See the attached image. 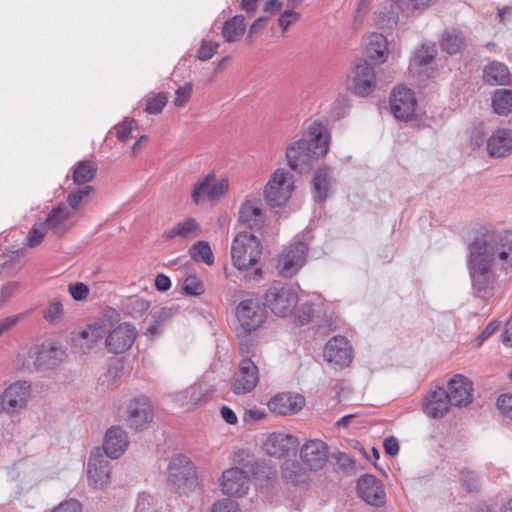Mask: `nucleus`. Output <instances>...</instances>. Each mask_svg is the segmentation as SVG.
Instances as JSON below:
<instances>
[{
    "label": "nucleus",
    "mask_w": 512,
    "mask_h": 512,
    "mask_svg": "<svg viewBox=\"0 0 512 512\" xmlns=\"http://www.w3.org/2000/svg\"><path fill=\"white\" fill-rule=\"evenodd\" d=\"M229 190V177L226 175L219 176L215 171H210L194 183L191 190V199L197 206L205 201L218 203L229 194Z\"/></svg>",
    "instance_id": "obj_3"
},
{
    "label": "nucleus",
    "mask_w": 512,
    "mask_h": 512,
    "mask_svg": "<svg viewBox=\"0 0 512 512\" xmlns=\"http://www.w3.org/2000/svg\"><path fill=\"white\" fill-rule=\"evenodd\" d=\"M472 382L461 374L454 375L447 383L446 395L453 406L463 407L472 402Z\"/></svg>",
    "instance_id": "obj_16"
},
{
    "label": "nucleus",
    "mask_w": 512,
    "mask_h": 512,
    "mask_svg": "<svg viewBox=\"0 0 512 512\" xmlns=\"http://www.w3.org/2000/svg\"><path fill=\"white\" fill-rule=\"evenodd\" d=\"M324 358L327 362L340 368L348 366L353 359L350 342L344 336H335L328 341L324 348Z\"/></svg>",
    "instance_id": "obj_13"
},
{
    "label": "nucleus",
    "mask_w": 512,
    "mask_h": 512,
    "mask_svg": "<svg viewBox=\"0 0 512 512\" xmlns=\"http://www.w3.org/2000/svg\"><path fill=\"white\" fill-rule=\"evenodd\" d=\"M30 395V385L25 381H17L6 388L2 403L6 410L15 412L26 406Z\"/></svg>",
    "instance_id": "obj_22"
},
{
    "label": "nucleus",
    "mask_w": 512,
    "mask_h": 512,
    "mask_svg": "<svg viewBox=\"0 0 512 512\" xmlns=\"http://www.w3.org/2000/svg\"><path fill=\"white\" fill-rule=\"evenodd\" d=\"M437 54L435 45H421L414 52L413 62L419 67H424L433 62Z\"/></svg>",
    "instance_id": "obj_44"
},
{
    "label": "nucleus",
    "mask_w": 512,
    "mask_h": 512,
    "mask_svg": "<svg viewBox=\"0 0 512 512\" xmlns=\"http://www.w3.org/2000/svg\"><path fill=\"white\" fill-rule=\"evenodd\" d=\"M502 341L506 346L512 347V316L505 324V328L502 333Z\"/></svg>",
    "instance_id": "obj_64"
},
{
    "label": "nucleus",
    "mask_w": 512,
    "mask_h": 512,
    "mask_svg": "<svg viewBox=\"0 0 512 512\" xmlns=\"http://www.w3.org/2000/svg\"><path fill=\"white\" fill-rule=\"evenodd\" d=\"M298 446L299 441L293 435L273 432L264 440L262 448L268 455L281 458L287 456L290 452H295Z\"/></svg>",
    "instance_id": "obj_15"
},
{
    "label": "nucleus",
    "mask_w": 512,
    "mask_h": 512,
    "mask_svg": "<svg viewBox=\"0 0 512 512\" xmlns=\"http://www.w3.org/2000/svg\"><path fill=\"white\" fill-rule=\"evenodd\" d=\"M168 102V94L159 92L150 94L145 99V112L148 114H159L162 112Z\"/></svg>",
    "instance_id": "obj_43"
},
{
    "label": "nucleus",
    "mask_w": 512,
    "mask_h": 512,
    "mask_svg": "<svg viewBox=\"0 0 512 512\" xmlns=\"http://www.w3.org/2000/svg\"><path fill=\"white\" fill-rule=\"evenodd\" d=\"M137 338L136 328L128 323H120L111 329L105 339L108 352L121 354L130 349Z\"/></svg>",
    "instance_id": "obj_11"
},
{
    "label": "nucleus",
    "mask_w": 512,
    "mask_h": 512,
    "mask_svg": "<svg viewBox=\"0 0 512 512\" xmlns=\"http://www.w3.org/2000/svg\"><path fill=\"white\" fill-rule=\"evenodd\" d=\"M325 127L319 123L311 124L301 139L291 143L286 150L289 167L299 173L311 169L312 161L324 157L329 148Z\"/></svg>",
    "instance_id": "obj_2"
},
{
    "label": "nucleus",
    "mask_w": 512,
    "mask_h": 512,
    "mask_svg": "<svg viewBox=\"0 0 512 512\" xmlns=\"http://www.w3.org/2000/svg\"><path fill=\"white\" fill-rule=\"evenodd\" d=\"M190 256L195 261H201L207 265L214 263V255L208 242L198 241L190 248Z\"/></svg>",
    "instance_id": "obj_42"
},
{
    "label": "nucleus",
    "mask_w": 512,
    "mask_h": 512,
    "mask_svg": "<svg viewBox=\"0 0 512 512\" xmlns=\"http://www.w3.org/2000/svg\"><path fill=\"white\" fill-rule=\"evenodd\" d=\"M173 316V310L172 308L163 307L157 311V313L154 315L155 318V324L152 325L150 328H148V331L151 334L156 333L158 325L161 322H164L165 320L171 318Z\"/></svg>",
    "instance_id": "obj_59"
},
{
    "label": "nucleus",
    "mask_w": 512,
    "mask_h": 512,
    "mask_svg": "<svg viewBox=\"0 0 512 512\" xmlns=\"http://www.w3.org/2000/svg\"><path fill=\"white\" fill-rule=\"evenodd\" d=\"M492 107L498 115L509 114L512 111V90L497 89L492 97Z\"/></svg>",
    "instance_id": "obj_40"
},
{
    "label": "nucleus",
    "mask_w": 512,
    "mask_h": 512,
    "mask_svg": "<svg viewBox=\"0 0 512 512\" xmlns=\"http://www.w3.org/2000/svg\"><path fill=\"white\" fill-rule=\"evenodd\" d=\"M258 230H261V235L265 237L267 234L269 237H274L278 234V219L275 218V213L273 214V219L265 224L266 217H263L261 210L258 208Z\"/></svg>",
    "instance_id": "obj_46"
},
{
    "label": "nucleus",
    "mask_w": 512,
    "mask_h": 512,
    "mask_svg": "<svg viewBox=\"0 0 512 512\" xmlns=\"http://www.w3.org/2000/svg\"><path fill=\"white\" fill-rule=\"evenodd\" d=\"M104 332L101 324L88 325L72 338L73 347L81 353H87L103 338Z\"/></svg>",
    "instance_id": "obj_27"
},
{
    "label": "nucleus",
    "mask_w": 512,
    "mask_h": 512,
    "mask_svg": "<svg viewBox=\"0 0 512 512\" xmlns=\"http://www.w3.org/2000/svg\"><path fill=\"white\" fill-rule=\"evenodd\" d=\"M94 192L92 186H84L80 189H76L68 194L67 203L69 205V210L75 212V216H77V211L88 202L89 197Z\"/></svg>",
    "instance_id": "obj_41"
},
{
    "label": "nucleus",
    "mask_w": 512,
    "mask_h": 512,
    "mask_svg": "<svg viewBox=\"0 0 512 512\" xmlns=\"http://www.w3.org/2000/svg\"><path fill=\"white\" fill-rule=\"evenodd\" d=\"M359 496L372 506H382L385 503V492L382 483L370 474L363 475L357 482Z\"/></svg>",
    "instance_id": "obj_20"
},
{
    "label": "nucleus",
    "mask_w": 512,
    "mask_h": 512,
    "mask_svg": "<svg viewBox=\"0 0 512 512\" xmlns=\"http://www.w3.org/2000/svg\"><path fill=\"white\" fill-rule=\"evenodd\" d=\"M300 20V14L293 9L285 10L278 18V24L284 34L293 24Z\"/></svg>",
    "instance_id": "obj_54"
},
{
    "label": "nucleus",
    "mask_w": 512,
    "mask_h": 512,
    "mask_svg": "<svg viewBox=\"0 0 512 512\" xmlns=\"http://www.w3.org/2000/svg\"><path fill=\"white\" fill-rule=\"evenodd\" d=\"M364 49L368 58L384 62V56L388 51V43L382 34L372 33L364 38Z\"/></svg>",
    "instance_id": "obj_32"
},
{
    "label": "nucleus",
    "mask_w": 512,
    "mask_h": 512,
    "mask_svg": "<svg viewBox=\"0 0 512 512\" xmlns=\"http://www.w3.org/2000/svg\"><path fill=\"white\" fill-rule=\"evenodd\" d=\"M385 452L390 456H396L399 452V443L394 436H389L383 443Z\"/></svg>",
    "instance_id": "obj_61"
},
{
    "label": "nucleus",
    "mask_w": 512,
    "mask_h": 512,
    "mask_svg": "<svg viewBox=\"0 0 512 512\" xmlns=\"http://www.w3.org/2000/svg\"><path fill=\"white\" fill-rule=\"evenodd\" d=\"M128 423L135 430H143L153 420V408L146 397L133 399L128 406Z\"/></svg>",
    "instance_id": "obj_18"
},
{
    "label": "nucleus",
    "mask_w": 512,
    "mask_h": 512,
    "mask_svg": "<svg viewBox=\"0 0 512 512\" xmlns=\"http://www.w3.org/2000/svg\"><path fill=\"white\" fill-rule=\"evenodd\" d=\"M76 222L77 217L75 216V212L69 210L66 205L60 204L50 211L44 221V226L46 229H49L52 234L63 236Z\"/></svg>",
    "instance_id": "obj_14"
},
{
    "label": "nucleus",
    "mask_w": 512,
    "mask_h": 512,
    "mask_svg": "<svg viewBox=\"0 0 512 512\" xmlns=\"http://www.w3.org/2000/svg\"><path fill=\"white\" fill-rule=\"evenodd\" d=\"M210 512H242V510L236 501L223 498L213 503Z\"/></svg>",
    "instance_id": "obj_53"
},
{
    "label": "nucleus",
    "mask_w": 512,
    "mask_h": 512,
    "mask_svg": "<svg viewBox=\"0 0 512 512\" xmlns=\"http://www.w3.org/2000/svg\"><path fill=\"white\" fill-rule=\"evenodd\" d=\"M496 405L503 417L512 420V394L500 395Z\"/></svg>",
    "instance_id": "obj_56"
},
{
    "label": "nucleus",
    "mask_w": 512,
    "mask_h": 512,
    "mask_svg": "<svg viewBox=\"0 0 512 512\" xmlns=\"http://www.w3.org/2000/svg\"><path fill=\"white\" fill-rule=\"evenodd\" d=\"M487 150L492 157H507L512 153V130L498 129L487 141Z\"/></svg>",
    "instance_id": "obj_28"
},
{
    "label": "nucleus",
    "mask_w": 512,
    "mask_h": 512,
    "mask_svg": "<svg viewBox=\"0 0 512 512\" xmlns=\"http://www.w3.org/2000/svg\"><path fill=\"white\" fill-rule=\"evenodd\" d=\"M193 86L191 83H185L175 91L173 104L175 107L182 108L187 105L192 96Z\"/></svg>",
    "instance_id": "obj_49"
},
{
    "label": "nucleus",
    "mask_w": 512,
    "mask_h": 512,
    "mask_svg": "<svg viewBox=\"0 0 512 512\" xmlns=\"http://www.w3.org/2000/svg\"><path fill=\"white\" fill-rule=\"evenodd\" d=\"M304 405L305 398L298 393H279L267 403L269 410L277 415L296 414Z\"/></svg>",
    "instance_id": "obj_21"
},
{
    "label": "nucleus",
    "mask_w": 512,
    "mask_h": 512,
    "mask_svg": "<svg viewBox=\"0 0 512 512\" xmlns=\"http://www.w3.org/2000/svg\"><path fill=\"white\" fill-rule=\"evenodd\" d=\"M64 356V351L56 343L44 344L37 353L35 364L38 367H53Z\"/></svg>",
    "instance_id": "obj_35"
},
{
    "label": "nucleus",
    "mask_w": 512,
    "mask_h": 512,
    "mask_svg": "<svg viewBox=\"0 0 512 512\" xmlns=\"http://www.w3.org/2000/svg\"><path fill=\"white\" fill-rule=\"evenodd\" d=\"M68 292L73 300L83 301L88 298L90 289L85 283L77 282L68 286Z\"/></svg>",
    "instance_id": "obj_55"
},
{
    "label": "nucleus",
    "mask_w": 512,
    "mask_h": 512,
    "mask_svg": "<svg viewBox=\"0 0 512 512\" xmlns=\"http://www.w3.org/2000/svg\"><path fill=\"white\" fill-rule=\"evenodd\" d=\"M468 249L467 268L473 293L487 302L494 295L497 281L493 266L512 267V231L481 227Z\"/></svg>",
    "instance_id": "obj_1"
},
{
    "label": "nucleus",
    "mask_w": 512,
    "mask_h": 512,
    "mask_svg": "<svg viewBox=\"0 0 512 512\" xmlns=\"http://www.w3.org/2000/svg\"><path fill=\"white\" fill-rule=\"evenodd\" d=\"M282 475L285 480L296 485L305 483L308 480L307 471L296 460H286L282 464Z\"/></svg>",
    "instance_id": "obj_37"
},
{
    "label": "nucleus",
    "mask_w": 512,
    "mask_h": 512,
    "mask_svg": "<svg viewBox=\"0 0 512 512\" xmlns=\"http://www.w3.org/2000/svg\"><path fill=\"white\" fill-rule=\"evenodd\" d=\"M308 255V245L302 241L286 246L278 256L277 270L283 277H292L304 266Z\"/></svg>",
    "instance_id": "obj_9"
},
{
    "label": "nucleus",
    "mask_w": 512,
    "mask_h": 512,
    "mask_svg": "<svg viewBox=\"0 0 512 512\" xmlns=\"http://www.w3.org/2000/svg\"><path fill=\"white\" fill-rule=\"evenodd\" d=\"M136 128V121L134 119L126 118L115 126L116 136L120 141L126 142Z\"/></svg>",
    "instance_id": "obj_48"
},
{
    "label": "nucleus",
    "mask_w": 512,
    "mask_h": 512,
    "mask_svg": "<svg viewBox=\"0 0 512 512\" xmlns=\"http://www.w3.org/2000/svg\"><path fill=\"white\" fill-rule=\"evenodd\" d=\"M168 484L179 493H189L196 489L198 477L194 464L184 455L174 456L167 469Z\"/></svg>",
    "instance_id": "obj_4"
},
{
    "label": "nucleus",
    "mask_w": 512,
    "mask_h": 512,
    "mask_svg": "<svg viewBox=\"0 0 512 512\" xmlns=\"http://www.w3.org/2000/svg\"><path fill=\"white\" fill-rule=\"evenodd\" d=\"M88 482L94 488H102L109 482V461L100 454H92L88 462Z\"/></svg>",
    "instance_id": "obj_23"
},
{
    "label": "nucleus",
    "mask_w": 512,
    "mask_h": 512,
    "mask_svg": "<svg viewBox=\"0 0 512 512\" xmlns=\"http://www.w3.org/2000/svg\"><path fill=\"white\" fill-rule=\"evenodd\" d=\"M298 301V293L292 286L277 283L265 292L263 305L276 316L287 317L295 310Z\"/></svg>",
    "instance_id": "obj_6"
},
{
    "label": "nucleus",
    "mask_w": 512,
    "mask_h": 512,
    "mask_svg": "<svg viewBox=\"0 0 512 512\" xmlns=\"http://www.w3.org/2000/svg\"><path fill=\"white\" fill-rule=\"evenodd\" d=\"M459 481L467 492H476L480 487L478 476L469 470L460 471Z\"/></svg>",
    "instance_id": "obj_47"
},
{
    "label": "nucleus",
    "mask_w": 512,
    "mask_h": 512,
    "mask_svg": "<svg viewBox=\"0 0 512 512\" xmlns=\"http://www.w3.org/2000/svg\"><path fill=\"white\" fill-rule=\"evenodd\" d=\"M155 287L158 291L166 292L171 287V281L170 278L165 274H158L155 277Z\"/></svg>",
    "instance_id": "obj_62"
},
{
    "label": "nucleus",
    "mask_w": 512,
    "mask_h": 512,
    "mask_svg": "<svg viewBox=\"0 0 512 512\" xmlns=\"http://www.w3.org/2000/svg\"><path fill=\"white\" fill-rule=\"evenodd\" d=\"M256 386V365L251 359H243L232 386L235 394H246Z\"/></svg>",
    "instance_id": "obj_24"
},
{
    "label": "nucleus",
    "mask_w": 512,
    "mask_h": 512,
    "mask_svg": "<svg viewBox=\"0 0 512 512\" xmlns=\"http://www.w3.org/2000/svg\"><path fill=\"white\" fill-rule=\"evenodd\" d=\"M244 466L248 471L232 467L222 472L219 478V488L224 495L242 498L247 494L251 484L249 472L253 473L254 466L251 462Z\"/></svg>",
    "instance_id": "obj_8"
},
{
    "label": "nucleus",
    "mask_w": 512,
    "mask_h": 512,
    "mask_svg": "<svg viewBox=\"0 0 512 512\" xmlns=\"http://www.w3.org/2000/svg\"><path fill=\"white\" fill-rule=\"evenodd\" d=\"M20 320L19 315L8 316L0 320V336L15 326Z\"/></svg>",
    "instance_id": "obj_63"
},
{
    "label": "nucleus",
    "mask_w": 512,
    "mask_h": 512,
    "mask_svg": "<svg viewBox=\"0 0 512 512\" xmlns=\"http://www.w3.org/2000/svg\"><path fill=\"white\" fill-rule=\"evenodd\" d=\"M231 257L233 265L239 271L253 270L256 275V269L253 268L256 263V236L254 231H239L233 240L231 248Z\"/></svg>",
    "instance_id": "obj_7"
},
{
    "label": "nucleus",
    "mask_w": 512,
    "mask_h": 512,
    "mask_svg": "<svg viewBox=\"0 0 512 512\" xmlns=\"http://www.w3.org/2000/svg\"><path fill=\"white\" fill-rule=\"evenodd\" d=\"M238 222L244 228L253 231L256 226V195L248 194L242 201L238 211Z\"/></svg>",
    "instance_id": "obj_34"
},
{
    "label": "nucleus",
    "mask_w": 512,
    "mask_h": 512,
    "mask_svg": "<svg viewBox=\"0 0 512 512\" xmlns=\"http://www.w3.org/2000/svg\"><path fill=\"white\" fill-rule=\"evenodd\" d=\"M253 299L241 301L236 307V318L240 325L239 338H244L256 330V310Z\"/></svg>",
    "instance_id": "obj_25"
},
{
    "label": "nucleus",
    "mask_w": 512,
    "mask_h": 512,
    "mask_svg": "<svg viewBox=\"0 0 512 512\" xmlns=\"http://www.w3.org/2000/svg\"><path fill=\"white\" fill-rule=\"evenodd\" d=\"M128 446L126 432L118 426L111 427L105 435L103 449L110 458L120 457Z\"/></svg>",
    "instance_id": "obj_29"
},
{
    "label": "nucleus",
    "mask_w": 512,
    "mask_h": 512,
    "mask_svg": "<svg viewBox=\"0 0 512 512\" xmlns=\"http://www.w3.org/2000/svg\"><path fill=\"white\" fill-rule=\"evenodd\" d=\"M183 290L191 296H199L204 292L202 281L195 275H189L185 278Z\"/></svg>",
    "instance_id": "obj_50"
},
{
    "label": "nucleus",
    "mask_w": 512,
    "mask_h": 512,
    "mask_svg": "<svg viewBox=\"0 0 512 512\" xmlns=\"http://www.w3.org/2000/svg\"><path fill=\"white\" fill-rule=\"evenodd\" d=\"M49 229H46L44 222L34 225L28 233L26 244L30 248L40 245Z\"/></svg>",
    "instance_id": "obj_45"
},
{
    "label": "nucleus",
    "mask_w": 512,
    "mask_h": 512,
    "mask_svg": "<svg viewBox=\"0 0 512 512\" xmlns=\"http://www.w3.org/2000/svg\"><path fill=\"white\" fill-rule=\"evenodd\" d=\"M409 0H384L381 8L374 13V21L382 30H392L399 22L400 15L412 13Z\"/></svg>",
    "instance_id": "obj_10"
},
{
    "label": "nucleus",
    "mask_w": 512,
    "mask_h": 512,
    "mask_svg": "<svg viewBox=\"0 0 512 512\" xmlns=\"http://www.w3.org/2000/svg\"><path fill=\"white\" fill-rule=\"evenodd\" d=\"M246 30V24L244 17L236 15L233 18L227 20L222 27V37L226 42H235L243 36Z\"/></svg>",
    "instance_id": "obj_38"
},
{
    "label": "nucleus",
    "mask_w": 512,
    "mask_h": 512,
    "mask_svg": "<svg viewBox=\"0 0 512 512\" xmlns=\"http://www.w3.org/2000/svg\"><path fill=\"white\" fill-rule=\"evenodd\" d=\"M500 326V321L493 320L491 321L485 329L479 334V336L475 339L476 346H481L482 343L488 339Z\"/></svg>",
    "instance_id": "obj_60"
},
{
    "label": "nucleus",
    "mask_w": 512,
    "mask_h": 512,
    "mask_svg": "<svg viewBox=\"0 0 512 512\" xmlns=\"http://www.w3.org/2000/svg\"><path fill=\"white\" fill-rule=\"evenodd\" d=\"M63 314L64 309L62 302L60 300L55 299L51 301L50 304L48 305L44 313V318L49 323H56L62 318Z\"/></svg>",
    "instance_id": "obj_51"
},
{
    "label": "nucleus",
    "mask_w": 512,
    "mask_h": 512,
    "mask_svg": "<svg viewBox=\"0 0 512 512\" xmlns=\"http://www.w3.org/2000/svg\"><path fill=\"white\" fill-rule=\"evenodd\" d=\"M332 186V172L327 166L319 167L312 178V197L315 202L323 203L328 198Z\"/></svg>",
    "instance_id": "obj_30"
},
{
    "label": "nucleus",
    "mask_w": 512,
    "mask_h": 512,
    "mask_svg": "<svg viewBox=\"0 0 512 512\" xmlns=\"http://www.w3.org/2000/svg\"><path fill=\"white\" fill-rule=\"evenodd\" d=\"M50 512H83V509L78 500L68 499L59 503Z\"/></svg>",
    "instance_id": "obj_58"
},
{
    "label": "nucleus",
    "mask_w": 512,
    "mask_h": 512,
    "mask_svg": "<svg viewBox=\"0 0 512 512\" xmlns=\"http://www.w3.org/2000/svg\"><path fill=\"white\" fill-rule=\"evenodd\" d=\"M219 48V44L212 41H203L199 50H198V58L201 61H206L211 59Z\"/></svg>",
    "instance_id": "obj_57"
},
{
    "label": "nucleus",
    "mask_w": 512,
    "mask_h": 512,
    "mask_svg": "<svg viewBox=\"0 0 512 512\" xmlns=\"http://www.w3.org/2000/svg\"><path fill=\"white\" fill-rule=\"evenodd\" d=\"M294 190L293 175L283 168H278L264 187V199L270 207H281L289 201Z\"/></svg>",
    "instance_id": "obj_5"
},
{
    "label": "nucleus",
    "mask_w": 512,
    "mask_h": 512,
    "mask_svg": "<svg viewBox=\"0 0 512 512\" xmlns=\"http://www.w3.org/2000/svg\"><path fill=\"white\" fill-rule=\"evenodd\" d=\"M451 405L446 395V389L437 387L428 394L424 404V412L431 418H442L448 413Z\"/></svg>",
    "instance_id": "obj_26"
},
{
    "label": "nucleus",
    "mask_w": 512,
    "mask_h": 512,
    "mask_svg": "<svg viewBox=\"0 0 512 512\" xmlns=\"http://www.w3.org/2000/svg\"><path fill=\"white\" fill-rule=\"evenodd\" d=\"M440 46L450 55L459 53L465 47V38L457 29H447L441 38Z\"/></svg>",
    "instance_id": "obj_36"
},
{
    "label": "nucleus",
    "mask_w": 512,
    "mask_h": 512,
    "mask_svg": "<svg viewBox=\"0 0 512 512\" xmlns=\"http://www.w3.org/2000/svg\"><path fill=\"white\" fill-rule=\"evenodd\" d=\"M201 227L198 221L192 217H186L182 221L176 223L163 233L165 239H192L199 236Z\"/></svg>",
    "instance_id": "obj_31"
},
{
    "label": "nucleus",
    "mask_w": 512,
    "mask_h": 512,
    "mask_svg": "<svg viewBox=\"0 0 512 512\" xmlns=\"http://www.w3.org/2000/svg\"><path fill=\"white\" fill-rule=\"evenodd\" d=\"M314 315L313 305L309 302H305L300 305L296 312L295 323L296 325L303 326L308 324Z\"/></svg>",
    "instance_id": "obj_52"
},
{
    "label": "nucleus",
    "mask_w": 512,
    "mask_h": 512,
    "mask_svg": "<svg viewBox=\"0 0 512 512\" xmlns=\"http://www.w3.org/2000/svg\"><path fill=\"white\" fill-rule=\"evenodd\" d=\"M416 105L417 101L410 89L398 87L393 91L390 106L397 119L410 120L414 116Z\"/></svg>",
    "instance_id": "obj_17"
},
{
    "label": "nucleus",
    "mask_w": 512,
    "mask_h": 512,
    "mask_svg": "<svg viewBox=\"0 0 512 512\" xmlns=\"http://www.w3.org/2000/svg\"><path fill=\"white\" fill-rule=\"evenodd\" d=\"M300 457L311 470H320L328 461V446L319 439L309 440L302 446Z\"/></svg>",
    "instance_id": "obj_19"
},
{
    "label": "nucleus",
    "mask_w": 512,
    "mask_h": 512,
    "mask_svg": "<svg viewBox=\"0 0 512 512\" xmlns=\"http://www.w3.org/2000/svg\"><path fill=\"white\" fill-rule=\"evenodd\" d=\"M96 163L85 160L78 162L73 169V181L75 184L81 185L88 183L94 179L97 173Z\"/></svg>",
    "instance_id": "obj_39"
},
{
    "label": "nucleus",
    "mask_w": 512,
    "mask_h": 512,
    "mask_svg": "<svg viewBox=\"0 0 512 512\" xmlns=\"http://www.w3.org/2000/svg\"><path fill=\"white\" fill-rule=\"evenodd\" d=\"M376 75L374 68L366 61L356 64L352 70L349 87L354 94L364 97L375 88Z\"/></svg>",
    "instance_id": "obj_12"
},
{
    "label": "nucleus",
    "mask_w": 512,
    "mask_h": 512,
    "mask_svg": "<svg viewBox=\"0 0 512 512\" xmlns=\"http://www.w3.org/2000/svg\"><path fill=\"white\" fill-rule=\"evenodd\" d=\"M483 80L489 85H507L510 80L509 69L501 62L492 61L483 69Z\"/></svg>",
    "instance_id": "obj_33"
}]
</instances>
